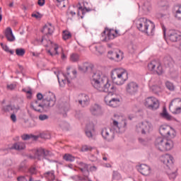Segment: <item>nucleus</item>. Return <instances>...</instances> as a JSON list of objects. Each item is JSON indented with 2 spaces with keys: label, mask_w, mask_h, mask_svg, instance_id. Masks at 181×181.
<instances>
[{
  "label": "nucleus",
  "mask_w": 181,
  "mask_h": 181,
  "mask_svg": "<svg viewBox=\"0 0 181 181\" xmlns=\"http://www.w3.org/2000/svg\"><path fill=\"white\" fill-rule=\"evenodd\" d=\"M25 53H26V51L23 48H17L16 49V54L17 56L23 57L25 56Z\"/></svg>",
  "instance_id": "obj_32"
},
{
  "label": "nucleus",
  "mask_w": 181,
  "mask_h": 181,
  "mask_svg": "<svg viewBox=\"0 0 181 181\" xmlns=\"http://www.w3.org/2000/svg\"><path fill=\"white\" fill-rule=\"evenodd\" d=\"M39 54H39L37 52H33V56H34L35 57H39Z\"/></svg>",
  "instance_id": "obj_64"
},
{
  "label": "nucleus",
  "mask_w": 181,
  "mask_h": 181,
  "mask_svg": "<svg viewBox=\"0 0 181 181\" xmlns=\"http://www.w3.org/2000/svg\"><path fill=\"white\" fill-rule=\"evenodd\" d=\"M161 162L165 165L168 169L173 168V157L169 154L164 156L161 159Z\"/></svg>",
  "instance_id": "obj_14"
},
{
  "label": "nucleus",
  "mask_w": 181,
  "mask_h": 181,
  "mask_svg": "<svg viewBox=\"0 0 181 181\" xmlns=\"http://www.w3.org/2000/svg\"><path fill=\"white\" fill-rule=\"evenodd\" d=\"M90 112L94 117H100L104 114V111H103V107L97 103H95L90 106Z\"/></svg>",
  "instance_id": "obj_8"
},
{
  "label": "nucleus",
  "mask_w": 181,
  "mask_h": 181,
  "mask_svg": "<svg viewBox=\"0 0 181 181\" xmlns=\"http://www.w3.org/2000/svg\"><path fill=\"white\" fill-rule=\"evenodd\" d=\"M26 148V145L24 144V143L22 142H18L15 143L11 148H6L5 151H9V149H16V151H23Z\"/></svg>",
  "instance_id": "obj_20"
},
{
  "label": "nucleus",
  "mask_w": 181,
  "mask_h": 181,
  "mask_svg": "<svg viewBox=\"0 0 181 181\" xmlns=\"http://www.w3.org/2000/svg\"><path fill=\"white\" fill-rule=\"evenodd\" d=\"M144 105L148 110H158L159 108V100L153 97H148L145 100Z\"/></svg>",
  "instance_id": "obj_5"
},
{
  "label": "nucleus",
  "mask_w": 181,
  "mask_h": 181,
  "mask_svg": "<svg viewBox=\"0 0 181 181\" xmlns=\"http://www.w3.org/2000/svg\"><path fill=\"white\" fill-rule=\"evenodd\" d=\"M36 168H31L29 169V172L30 173H31V175H35L36 173Z\"/></svg>",
  "instance_id": "obj_58"
},
{
  "label": "nucleus",
  "mask_w": 181,
  "mask_h": 181,
  "mask_svg": "<svg viewBox=\"0 0 181 181\" xmlns=\"http://www.w3.org/2000/svg\"><path fill=\"white\" fill-rule=\"evenodd\" d=\"M4 36L6 37L8 42H15V35H13V32L11 27L6 28L4 31Z\"/></svg>",
  "instance_id": "obj_17"
},
{
  "label": "nucleus",
  "mask_w": 181,
  "mask_h": 181,
  "mask_svg": "<svg viewBox=\"0 0 181 181\" xmlns=\"http://www.w3.org/2000/svg\"><path fill=\"white\" fill-rule=\"evenodd\" d=\"M62 36L64 40H67L68 39H70V37H71V33L67 30H64Z\"/></svg>",
  "instance_id": "obj_34"
},
{
  "label": "nucleus",
  "mask_w": 181,
  "mask_h": 181,
  "mask_svg": "<svg viewBox=\"0 0 181 181\" xmlns=\"http://www.w3.org/2000/svg\"><path fill=\"white\" fill-rule=\"evenodd\" d=\"M7 88L8 90H15L16 88V84H10L7 86Z\"/></svg>",
  "instance_id": "obj_52"
},
{
  "label": "nucleus",
  "mask_w": 181,
  "mask_h": 181,
  "mask_svg": "<svg viewBox=\"0 0 181 181\" xmlns=\"http://www.w3.org/2000/svg\"><path fill=\"white\" fill-rule=\"evenodd\" d=\"M2 110L3 111H4V112H11V111H13V112H18V111L21 110V107H15V105H7L6 106H4L2 107Z\"/></svg>",
  "instance_id": "obj_18"
},
{
  "label": "nucleus",
  "mask_w": 181,
  "mask_h": 181,
  "mask_svg": "<svg viewBox=\"0 0 181 181\" xmlns=\"http://www.w3.org/2000/svg\"><path fill=\"white\" fill-rule=\"evenodd\" d=\"M60 111L63 117H67V111H69V103H64L60 107Z\"/></svg>",
  "instance_id": "obj_27"
},
{
  "label": "nucleus",
  "mask_w": 181,
  "mask_h": 181,
  "mask_svg": "<svg viewBox=\"0 0 181 181\" xmlns=\"http://www.w3.org/2000/svg\"><path fill=\"white\" fill-rule=\"evenodd\" d=\"M114 53H115V52L109 51L107 52L108 59H110V60H115V56H114Z\"/></svg>",
  "instance_id": "obj_39"
},
{
  "label": "nucleus",
  "mask_w": 181,
  "mask_h": 181,
  "mask_svg": "<svg viewBox=\"0 0 181 181\" xmlns=\"http://www.w3.org/2000/svg\"><path fill=\"white\" fill-rule=\"evenodd\" d=\"M152 129V124L149 122H141V124L136 126V132H141L142 135L146 134V133L149 132Z\"/></svg>",
  "instance_id": "obj_6"
},
{
  "label": "nucleus",
  "mask_w": 181,
  "mask_h": 181,
  "mask_svg": "<svg viewBox=\"0 0 181 181\" xmlns=\"http://www.w3.org/2000/svg\"><path fill=\"white\" fill-rule=\"evenodd\" d=\"M42 33H45V36H47L48 35H53V32H54V27H49L47 24H45L42 29L41 30Z\"/></svg>",
  "instance_id": "obj_21"
},
{
  "label": "nucleus",
  "mask_w": 181,
  "mask_h": 181,
  "mask_svg": "<svg viewBox=\"0 0 181 181\" xmlns=\"http://www.w3.org/2000/svg\"><path fill=\"white\" fill-rule=\"evenodd\" d=\"M139 86L135 82H130L127 84L126 87V90L130 95H135L138 93V88Z\"/></svg>",
  "instance_id": "obj_12"
},
{
  "label": "nucleus",
  "mask_w": 181,
  "mask_h": 181,
  "mask_svg": "<svg viewBox=\"0 0 181 181\" xmlns=\"http://www.w3.org/2000/svg\"><path fill=\"white\" fill-rule=\"evenodd\" d=\"M23 141H29L32 139L33 141H37L39 139V136L33 135V134H24L21 136Z\"/></svg>",
  "instance_id": "obj_23"
},
{
  "label": "nucleus",
  "mask_w": 181,
  "mask_h": 181,
  "mask_svg": "<svg viewBox=\"0 0 181 181\" xmlns=\"http://www.w3.org/2000/svg\"><path fill=\"white\" fill-rule=\"evenodd\" d=\"M70 59L73 62H78L80 56H78L77 54H72L70 57Z\"/></svg>",
  "instance_id": "obj_35"
},
{
  "label": "nucleus",
  "mask_w": 181,
  "mask_h": 181,
  "mask_svg": "<svg viewBox=\"0 0 181 181\" xmlns=\"http://www.w3.org/2000/svg\"><path fill=\"white\" fill-rule=\"evenodd\" d=\"M156 73H157V74H158V76H160V74H162V73H163V71H162V66L160 65H158L157 66Z\"/></svg>",
  "instance_id": "obj_49"
},
{
  "label": "nucleus",
  "mask_w": 181,
  "mask_h": 181,
  "mask_svg": "<svg viewBox=\"0 0 181 181\" xmlns=\"http://www.w3.org/2000/svg\"><path fill=\"white\" fill-rule=\"evenodd\" d=\"M159 132L162 137H158L155 141L156 147L161 152L171 151L173 148L175 144L172 139L168 138H175L176 132L175 129L169 125H161L159 129Z\"/></svg>",
  "instance_id": "obj_2"
},
{
  "label": "nucleus",
  "mask_w": 181,
  "mask_h": 181,
  "mask_svg": "<svg viewBox=\"0 0 181 181\" xmlns=\"http://www.w3.org/2000/svg\"><path fill=\"white\" fill-rule=\"evenodd\" d=\"M143 10H144L145 12H149V11H151V6L149 5V3H144Z\"/></svg>",
  "instance_id": "obj_38"
},
{
  "label": "nucleus",
  "mask_w": 181,
  "mask_h": 181,
  "mask_svg": "<svg viewBox=\"0 0 181 181\" xmlns=\"http://www.w3.org/2000/svg\"><path fill=\"white\" fill-rule=\"evenodd\" d=\"M101 135L103 138H104L107 142H111V141H114V138H115V135L114 134V130L110 129V131L107 130V129H103L101 132Z\"/></svg>",
  "instance_id": "obj_11"
},
{
  "label": "nucleus",
  "mask_w": 181,
  "mask_h": 181,
  "mask_svg": "<svg viewBox=\"0 0 181 181\" xmlns=\"http://www.w3.org/2000/svg\"><path fill=\"white\" fill-rule=\"evenodd\" d=\"M80 166H81L82 168L86 169V170H88V165L86 163H84L83 162L79 163Z\"/></svg>",
  "instance_id": "obj_50"
},
{
  "label": "nucleus",
  "mask_w": 181,
  "mask_h": 181,
  "mask_svg": "<svg viewBox=\"0 0 181 181\" xmlns=\"http://www.w3.org/2000/svg\"><path fill=\"white\" fill-rule=\"evenodd\" d=\"M136 25L140 32L146 33L148 36H153L155 34V24L146 18H139Z\"/></svg>",
  "instance_id": "obj_4"
},
{
  "label": "nucleus",
  "mask_w": 181,
  "mask_h": 181,
  "mask_svg": "<svg viewBox=\"0 0 181 181\" xmlns=\"http://www.w3.org/2000/svg\"><path fill=\"white\" fill-rule=\"evenodd\" d=\"M45 175H51V177H52V179H54V171H48L47 173H45Z\"/></svg>",
  "instance_id": "obj_56"
},
{
  "label": "nucleus",
  "mask_w": 181,
  "mask_h": 181,
  "mask_svg": "<svg viewBox=\"0 0 181 181\" xmlns=\"http://www.w3.org/2000/svg\"><path fill=\"white\" fill-rule=\"evenodd\" d=\"M165 87L170 91H175V85H173V83H172V82H170V81L165 82Z\"/></svg>",
  "instance_id": "obj_33"
},
{
  "label": "nucleus",
  "mask_w": 181,
  "mask_h": 181,
  "mask_svg": "<svg viewBox=\"0 0 181 181\" xmlns=\"http://www.w3.org/2000/svg\"><path fill=\"white\" fill-rule=\"evenodd\" d=\"M90 172H94V171L97 170V167H95V165L91 166L90 168Z\"/></svg>",
  "instance_id": "obj_60"
},
{
  "label": "nucleus",
  "mask_w": 181,
  "mask_h": 181,
  "mask_svg": "<svg viewBox=\"0 0 181 181\" xmlns=\"http://www.w3.org/2000/svg\"><path fill=\"white\" fill-rule=\"evenodd\" d=\"M39 119L40 121H45L46 119H49V116L47 115H40Z\"/></svg>",
  "instance_id": "obj_44"
},
{
  "label": "nucleus",
  "mask_w": 181,
  "mask_h": 181,
  "mask_svg": "<svg viewBox=\"0 0 181 181\" xmlns=\"http://www.w3.org/2000/svg\"><path fill=\"white\" fill-rule=\"evenodd\" d=\"M35 119H37V117H32L31 120L26 119L24 121L25 124H27V127L28 128H33V127H36V121Z\"/></svg>",
  "instance_id": "obj_26"
},
{
  "label": "nucleus",
  "mask_w": 181,
  "mask_h": 181,
  "mask_svg": "<svg viewBox=\"0 0 181 181\" xmlns=\"http://www.w3.org/2000/svg\"><path fill=\"white\" fill-rule=\"evenodd\" d=\"M177 170H175V171L170 173L169 177L170 179H176V171Z\"/></svg>",
  "instance_id": "obj_46"
},
{
  "label": "nucleus",
  "mask_w": 181,
  "mask_h": 181,
  "mask_svg": "<svg viewBox=\"0 0 181 181\" xmlns=\"http://www.w3.org/2000/svg\"><path fill=\"white\" fill-rule=\"evenodd\" d=\"M138 170L143 176H149L151 175V167L146 164L140 165Z\"/></svg>",
  "instance_id": "obj_15"
},
{
  "label": "nucleus",
  "mask_w": 181,
  "mask_h": 181,
  "mask_svg": "<svg viewBox=\"0 0 181 181\" xmlns=\"http://www.w3.org/2000/svg\"><path fill=\"white\" fill-rule=\"evenodd\" d=\"M124 69H115L111 71V78L112 82L122 74Z\"/></svg>",
  "instance_id": "obj_22"
},
{
  "label": "nucleus",
  "mask_w": 181,
  "mask_h": 181,
  "mask_svg": "<svg viewBox=\"0 0 181 181\" xmlns=\"http://www.w3.org/2000/svg\"><path fill=\"white\" fill-rule=\"evenodd\" d=\"M86 4H88L87 1H83V8L81 6V4L78 3V5H79L78 9V11H81L82 16H81V18L83 19L84 18V16L86 15V12H90L91 11V9L90 8H87L86 6Z\"/></svg>",
  "instance_id": "obj_19"
},
{
  "label": "nucleus",
  "mask_w": 181,
  "mask_h": 181,
  "mask_svg": "<svg viewBox=\"0 0 181 181\" xmlns=\"http://www.w3.org/2000/svg\"><path fill=\"white\" fill-rule=\"evenodd\" d=\"M86 135L88 136V138H93V133L90 130L86 131Z\"/></svg>",
  "instance_id": "obj_53"
},
{
  "label": "nucleus",
  "mask_w": 181,
  "mask_h": 181,
  "mask_svg": "<svg viewBox=\"0 0 181 181\" xmlns=\"http://www.w3.org/2000/svg\"><path fill=\"white\" fill-rule=\"evenodd\" d=\"M127 80H128V71L124 69L122 74L117 77L113 83L117 84V86H122Z\"/></svg>",
  "instance_id": "obj_10"
},
{
  "label": "nucleus",
  "mask_w": 181,
  "mask_h": 181,
  "mask_svg": "<svg viewBox=\"0 0 181 181\" xmlns=\"http://www.w3.org/2000/svg\"><path fill=\"white\" fill-rule=\"evenodd\" d=\"M82 97H84L83 100H79L78 103L82 107H87L90 103V98L86 94H81Z\"/></svg>",
  "instance_id": "obj_25"
},
{
  "label": "nucleus",
  "mask_w": 181,
  "mask_h": 181,
  "mask_svg": "<svg viewBox=\"0 0 181 181\" xmlns=\"http://www.w3.org/2000/svg\"><path fill=\"white\" fill-rule=\"evenodd\" d=\"M67 72H66V76H65L67 82L70 83V72L69 71L70 70V67L66 68Z\"/></svg>",
  "instance_id": "obj_48"
},
{
  "label": "nucleus",
  "mask_w": 181,
  "mask_h": 181,
  "mask_svg": "<svg viewBox=\"0 0 181 181\" xmlns=\"http://www.w3.org/2000/svg\"><path fill=\"white\" fill-rule=\"evenodd\" d=\"M175 108V111L173 112V114H180L181 112V99L177 98L175 99H173L170 105H169V110H170V108Z\"/></svg>",
  "instance_id": "obj_7"
},
{
  "label": "nucleus",
  "mask_w": 181,
  "mask_h": 181,
  "mask_svg": "<svg viewBox=\"0 0 181 181\" xmlns=\"http://www.w3.org/2000/svg\"><path fill=\"white\" fill-rule=\"evenodd\" d=\"M3 50H4L5 52H8V49H9V47H8V45H4V43H1L0 44Z\"/></svg>",
  "instance_id": "obj_54"
},
{
  "label": "nucleus",
  "mask_w": 181,
  "mask_h": 181,
  "mask_svg": "<svg viewBox=\"0 0 181 181\" xmlns=\"http://www.w3.org/2000/svg\"><path fill=\"white\" fill-rule=\"evenodd\" d=\"M160 115L162 118H164V119H167V121H172V116L169 115L168 110L165 106L163 107V111L160 113Z\"/></svg>",
  "instance_id": "obj_24"
},
{
  "label": "nucleus",
  "mask_w": 181,
  "mask_h": 181,
  "mask_svg": "<svg viewBox=\"0 0 181 181\" xmlns=\"http://www.w3.org/2000/svg\"><path fill=\"white\" fill-rule=\"evenodd\" d=\"M63 159L66 160V162H74V160L76 159L75 156H73L71 154L66 153L63 156Z\"/></svg>",
  "instance_id": "obj_30"
},
{
  "label": "nucleus",
  "mask_w": 181,
  "mask_h": 181,
  "mask_svg": "<svg viewBox=\"0 0 181 181\" xmlns=\"http://www.w3.org/2000/svg\"><path fill=\"white\" fill-rule=\"evenodd\" d=\"M37 100L38 101H42V100H45V98H43V94H42L41 93H38L37 94Z\"/></svg>",
  "instance_id": "obj_51"
},
{
  "label": "nucleus",
  "mask_w": 181,
  "mask_h": 181,
  "mask_svg": "<svg viewBox=\"0 0 181 181\" xmlns=\"http://www.w3.org/2000/svg\"><path fill=\"white\" fill-rule=\"evenodd\" d=\"M105 102L107 105L112 107L113 108H117L121 104V100L118 98H112L110 100L107 101V98H105Z\"/></svg>",
  "instance_id": "obj_16"
},
{
  "label": "nucleus",
  "mask_w": 181,
  "mask_h": 181,
  "mask_svg": "<svg viewBox=\"0 0 181 181\" xmlns=\"http://www.w3.org/2000/svg\"><path fill=\"white\" fill-rule=\"evenodd\" d=\"M29 177H30V176H28V175L20 176L17 177V180L18 181H29Z\"/></svg>",
  "instance_id": "obj_37"
},
{
  "label": "nucleus",
  "mask_w": 181,
  "mask_h": 181,
  "mask_svg": "<svg viewBox=\"0 0 181 181\" xmlns=\"http://www.w3.org/2000/svg\"><path fill=\"white\" fill-rule=\"evenodd\" d=\"M31 16L32 18H35V19H42V18L43 17V15H42L39 12H37L36 13H33Z\"/></svg>",
  "instance_id": "obj_41"
},
{
  "label": "nucleus",
  "mask_w": 181,
  "mask_h": 181,
  "mask_svg": "<svg viewBox=\"0 0 181 181\" xmlns=\"http://www.w3.org/2000/svg\"><path fill=\"white\" fill-rule=\"evenodd\" d=\"M16 112H13V113L11 115L10 118L11 119V121H13V122H16Z\"/></svg>",
  "instance_id": "obj_47"
},
{
  "label": "nucleus",
  "mask_w": 181,
  "mask_h": 181,
  "mask_svg": "<svg viewBox=\"0 0 181 181\" xmlns=\"http://www.w3.org/2000/svg\"><path fill=\"white\" fill-rule=\"evenodd\" d=\"M52 156L50 151L45 150V148H40L36 150L35 156L38 160H42V158Z\"/></svg>",
  "instance_id": "obj_13"
},
{
  "label": "nucleus",
  "mask_w": 181,
  "mask_h": 181,
  "mask_svg": "<svg viewBox=\"0 0 181 181\" xmlns=\"http://www.w3.org/2000/svg\"><path fill=\"white\" fill-rule=\"evenodd\" d=\"M23 91L24 93H26V94H29V95L27 96V98H28L29 100H30V98H32V89L27 90L26 89L23 88Z\"/></svg>",
  "instance_id": "obj_43"
},
{
  "label": "nucleus",
  "mask_w": 181,
  "mask_h": 181,
  "mask_svg": "<svg viewBox=\"0 0 181 181\" xmlns=\"http://www.w3.org/2000/svg\"><path fill=\"white\" fill-rule=\"evenodd\" d=\"M78 70L81 73H88L93 74L92 86L101 93H107L108 95H114L115 87L108 82V78L103 77V73L100 71H94V64L88 62L83 63V66H78Z\"/></svg>",
  "instance_id": "obj_1"
},
{
  "label": "nucleus",
  "mask_w": 181,
  "mask_h": 181,
  "mask_svg": "<svg viewBox=\"0 0 181 181\" xmlns=\"http://www.w3.org/2000/svg\"><path fill=\"white\" fill-rule=\"evenodd\" d=\"M113 56H115V59H119V54L117 53V52H114Z\"/></svg>",
  "instance_id": "obj_61"
},
{
  "label": "nucleus",
  "mask_w": 181,
  "mask_h": 181,
  "mask_svg": "<svg viewBox=\"0 0 181 181\" xmlns=\"http://www.w3.org/2000/svg\"><path fill=\"white\" fill-rule=\"evenodd\" d=\"M26 170V166L25 164H21L18 168V172H25Z\"/></svg>",
  "instance_id": "obj_45"
},
{
  "label": "nucleus",
  "mask_w": 181,
  "mask_h": 181,
  "mask_svg": "<svg viewBox=\"0 0 181 181\" xmlns=\"http://www.w3.org/2000/svg\"><path fill=\"white\" fill-rule=\"evenodd\" d=\"M112 39H115V34L111 33V30H107V36L105 37L103 42H110Z\"/></svg>",
  "instance_id": "obj_29"
},
{
  "label": "nucleus",
  "mask_w": 181,
  "mask_h": 181,
  "mask_svg": "<svg viewBox=\"0 0 181 181\" xmlns=\"http://www.w3.org/2000/svg\"><path fill=\"white\" fill-rule=\"evenodd\" d=\"M148 70H151V71H153L155 70V67H156V65L155 64V62H152L148 64Z\"/></svg>",
  "instance_id": "obj_40"
},
{
  "label": "nucleus",
  "mask_w": 181,
  "mask_h": 181,
  "mask_svg": "<svg viewBox=\"0 0 181 181\" xmlns=\"http://www.w3.org/2000/svg\"><path fill=\"white\" fill-rule=\"evenodd\" d=\"M163 37L166 39V28L163 26Z\"/></svg>",
  "instance_id": "obj_59"
},
{
  "label": "nucleus",
  "mask_w": 181,
  "mask_h": 181,
  "mask_svg": "<svg viewBox=\"0 0 181 181\" xmlns=\"http://www.w3.org/2000/svg\"><path fill=\"white\" fill-rule=\"evenodd\" d=\"M151 89H152V91L155 93V94H158V93L160 91V87L158 86H153Z\"/></svg>",
  "instance_id": "obj_42"
},
{
  "label": "nucleus",
  "mask_w": 181,
  "mask_h": 181,
  "mask_svg": "<svg viewBox=\"0 0 181 181\" xmlns=\"http://www.w3.org/2000/svg\"><path fill=\"white\" fill-rule=\"evenodd\" d=\"M139 141L140 142V144H142L143 145H146V140L142 138H139Z\"/></svg>",
  "instance_id": "obj_57"
},
{
  "label": "nucleus",
  "mask_w": 181,
  "mask_h": 181,
  "mask_svg": "<svg viewBox=\"0 0 181 181\" xmlns=\"http://www.w3.org/2000/svg\"><path fill=\"white\" fill-rule=\"evenodd\" d=\"M167 37L170 42H179L181 40V35L179 34V31L175 30H170L167 33Z\"/></svg>",
  "instance_id": "obj_9"
},
{
  "label": "nucleus",
  "mask_w": 181,
  "mask_h": 181,
  "mask_svg": "<svg viewBox=\"0 0 181 181\" xmlns=\"http://www.w3.org/2000/svg\"><path fill=\"white\" fill-rule=\"evenodd\" d=\"M88 147H87V146H85V147H83L82 148V151H83V152H87V151H88Z\"/></svg>",
  "instance_id": "obj_63"
},
{
  "label": "nucleus",
  "mask_w": 181,
  "mask_h": 181,
  "mask_svg": "<svg viewBox=\"0 0 181 181\" xmlns=\"http://www.w3.org/2000/svg\"><path fill=\"white\" fill-rule=\"evenodd\" d=\"M59 127L62 128L63 131H69L70 129V124L67 122H62Z\"/></svg>",
  "instance_id": "obj_31"
},
{
  "label": "nucleus",
  "mask_w": 181,
  "mask_h": 181,
  "mask_svg": "<svg viewBox=\"0 0 181 181\" xmlns=\"http://www.w3.org/2000/svg\"><path fill=\"white\" fill-rule=\"evenodd\" d=\"M81 172H82L83 176H85V177H87V179H88V176L90 175V170H86V168H79Z\"/></svg>",
  "instance_id": "obj_36"
},
{
  "label": "nucleus",
  "mask_w": 181,
  "mask_h": 181,
  "mask_svg": "<svg viewBox=\"0 0 181 181\" xmlns=\"http://www.w3.org/2000/svg\"><path fill=\"white\" fill-rule=\"evenodd\" d=\"M113 125H114V127H117V128H118V121L114 120Z\"/></svg>",
  "instance_id": "obj_62"
},
{
  "label": "nucleus",
  "mask_w": 181,
  "mask_h": 181,
  "mask_svg": "<svg viewBox=\"0 0 181 181\" xmlns=\"http://www.w3.org/2000/svg\"><path fill=\"white\" fill-rule=\"evenodd\" d=\"M175 17L178 19V21H181V4L175 6Z\"/></svg>",
  "instance_id": "obj_28"
},
{
  "label": "nucleus",
  "mask_w": 181,
  "mask_h": 181,
  "mask_svg": "<svg viewBox=\"0 0 181 181\" xmlns=\"http://www.w3.org/2000/svg\"><path fill=\"white\" fill-rule=\"evenodd\" d=\"M56 104V95L51 93L47 95V98L42 100V103H39V100H34L30 103V108L36 111L37 112H43L45 108H50V107H54Z\"/></svg>",
  "instance_id": "obj_3"
},
{
  "label": "nucleus",
  "mask_w": 181,
  "mask_h": 181,
  "mask_svg": "<svg viewBox=\"0 0 181 181\" xmlns=\"http://www.w3.org/2000/svg\"><path fill=\"white\" fill-rule=\"evenodd\" d=\"M46 2V0H38L37 4L39 6H43Z\"/></svg>",
  "instance_id": "obj_55"
}]
</instances>
